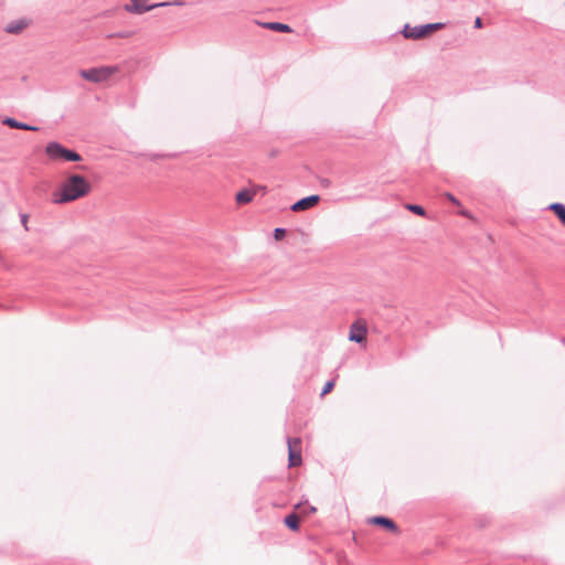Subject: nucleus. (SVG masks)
<instances>
[{"instance_id":"obj_1","label":"nucleus","mask_w":565,"mask_h":565,"mask_svg":"<svg viewBox=\"0 0 565 565\" xmlns=\"http://www.w3.org/2000/svg\"><path fill=\"white\" fill-rule=\"evenodd\" d=\"M92 191L89 181L79 174H71L53 193V202L64 204L87 196Z\"/></svg>"},{"instance_id":"obj_2","label":"nucleus","mask_w":565,"mask_h":565,"mask_svg":"<svg viewBox=\"0 0 565 565\" xmlns=\"http://www.w3.org/2000/svg\"><path fill=\"white\" fill-rule=\"evenodd\" d=\"M445 26L444 23H429L425 25L411 26L406 24L403 30L405 39L419 40L431 35L434 32L441 30Z\"/></svg>"},{"instance_id":"obj_3","label":"nucleus","mask_w":565,"mask_h":565,"mask_svg":"<svg viewBox=\"0 0 565 565\" xmlns=\"http://www.w3.org/2000/svg\"><path fill=\"white\" fill-rule=\"evenodd\" d=\"M118 72L116 66H102L89 70H82L79 75L92 83H104Z\"/></svg>"},{"instance_id":"obj_4","label":"nucleus","mask_w":565,"mask_h":565,"mask_svg":"<svg viewBox=\"0 0 565 565\" xmlns=\"http://www.w3.org/2000/svg\"><path fill=\"white\" fill-rule=\"evenodd\" d=\"M45 153L51 160L79 161L82 157L70 149H66L58 142H50L45 148Z\"/></svg>"},{"instance_id":"obj_5","label":"nucleus","mask_w":565,"mask_h":565,"mask_svg":"<svg viewBox=\"0 0 565 565\" xmlns=\"http://www.w3.org/2000/svg\"><path fill=\"white\" fill-rule=\"evenodd\" d=\"M288 461L289 467H298L301 465V439L300 438H288Z\"/></svg>"},{"instance_id":"obj_6","label":"nucleus","mask_w":565,"mask_h":565,"mask_svg":"<svg viewBox=\"0 0 565 565\" xmlns=\"http://www.w3.org/2000/svg\"><path fill=\"white\" fill-rule=\"evenodd\" d=\"M367 334V326L365 320L358 319L351 327L349 332V340L358 343L365 342Z\"/></svg>"},{"instance_id":"obj_7","label":"nucleus","mask_w":565,"mask_h":565,"mask_svg":"<svg viewBox=\"0 0 565 565\" xmlns=\"http://www.w3.org/2000/svg\"><path fill=\"white\" fill-rule=\"evenodd\" d=\"M367 523L383 527L386 532L398 535L401 533L397 524L390 518L386 516H371L367 519Z\"/></svg>"},{"instance_id":"obj_8","label":"nucleus","mask_w":565,"mask_h":565,"mask_svg":"<svg viewBox=\"0 0 565 565\" xmlns=\"http://www.w3.org/2000/svg\"><path fill=\"white\" fill-rule=\"evenodd\" d=\"M130 1H131V3L125 4V10L127 12L136 13V14H142V13L150 11L157 7L166 6V3L146 6L143 3V0H130Z\"/></svg>"},{"instance_id":"obj_9","label":"nucleus","mask_w":565,"mask_h":565,"mask_svg":"<svg viewBox=\"0 0 565 565\" xmlns=\"http://www.w3.org/2000/svg\"><path fill=\"white\" fill-rule=\"evenodd\" d=\"M320 202V196L315 194L303 198L291 205V211L300 212L315 207Z\"/></svg>"},{"instance_id":"obj_10","label":"nucleus","mask_w":565,"mask_h":565,"mask_svg":"<svg viewBox=\"0 0 565 565\" xmlns=\"http://www.w3.org/2000/svg\"><path fill=\"white\" fill-rule=\"evenodd\" d=\"M30 24H31V21L29 19L21 18V19L9 22L6 25L4 31L7 33H11V34H19V33L23 32L26 28H29Z\"/></svg>"},{"instance_id":"obj_11","label":"nucleus","mask_w":565,"mask_h":565,"mask_svg":"<svg viewBox=\"0 0 565 565\" xmlns=\"http://www.w3.org/2000/svg\"><path fill=\"white\" fill-rule=\"evenodd\" d=\"M256 192L252 190H241L235 195V201L237 204L243 205L253 201Z\"/></svg>"},{"instance_id":"obj_12","label":"nucleus","mask_w":565,"mask_h":565,"mask_svg":"<svg viewBox=\"0 0 565 565\" xmlns=\"http://www.w3.org/2000/svg\"><path fill=\"white\" fill-rule=\"evenodd\" d=\"M3 124L9 126L10 128H14V129H23V130H31V131L39 130L38 127L30 126V125H26V124H23V122H19V121H17L13 118H6L3 120Z\"/></svg>"},{"instance_id":"obj_13","label":"nucleus","mask_w":565,"mask_h":565,"mask_svg":"<svg viewBox=\"0 0 565 565\" xmlns=\"http://www.w3.org/2000/svg\"><path fill=\"white\" fill-rule=\"evenodd\" d=\"M548 209L558 217L561 223L565 226V205L562 203H552Z\"/></svg>"},{"instance_id":"obj_14","label":"nucleus","mask_w":565,"mask_h":565,"mask_svg":"<svg viewBox=\"0 0 565 565\" xmlns=\"http://www.w3.org/2000/svg\"><path fill=\"white\" fill-rule=\"evenodd\" d=\"M285 524L292 531L299 530L300 524V515L297 513H291L285 518Z\"/></svg>"},{"instance_id":"obj_15","label":"nucleus","mask_w":565,"mask_h":565,"mask_svg":"<svg viewBox=\"0 0 565 565\" xmlns=\"http://www.w3.org/2000/svg\"><path fill=\"white\" fill-rule=\"evenodd\" d=\"M266 29L277 31V32H291V28L288 24H284L280 22H267L263 24Z\"/></svg>"},{"instance_id":"obj_16","label":"nucleus","mask_w":565,"mask_h":565,"mask_svg":"<svg viewBox=\"0 0 565 565\" xmlns=\"http://www.w3.org/2000/svg\"><path fill=\"white\" fill-rule=\"evenodd\" d=\"M406 209L412 211L413 213H415L417 215H420V216L425 215V210L420 205L407 204Z\"/></svg>"},{"instance_id":"obj_17","label":"nucleus","mask_w":565,"mask_h":565,"mask_svg":"<svg viewBox=\"0 0 565 565\" xmlns=\"http://www.w3.org/2000/svg\"><path fill=\"white\" fill-rule=\"evenodd\" d=\"M334 387V381H328L324 386H323V390L321 392V396H326L327 394H329Z\"/></svg>"},{"instance_id":"obj_18","label":"nucleus","mask_w":565,"mask_h":565,"mask_svg":"<svg viewBox=\"0 0 565 565\" xmlns=\"http://www.w3.org/2000/svg\"><path fill=\"white\" fill-rule=\"evenodd\" d=\"M286 234V231L284 228H276L274 232V237L276 241H280Z\"/></svg>"},{"instance_id":"obj_19","label":"nucleus","mask_w":565,"mask_h":565,"mask_svg":"<svg viewBox=\"0 0 565 565\" xmlns=\"http://www.w3.org/2000/svg\"><path fill=\"white\" fill-rule=\"evenodd\" d=\"M445 195L451 203L460 205V202L451 193H446Z\"/></svg>"},{"instance_id":"obj_20","label":"nucleus","mask_w":565,"mask_h":565,"mask_svg":"<svg viewBox=\"0 0 565 565\" xmlns=\"http://www.w3.org/2000/svg\"><path fill=\"white\" fill-rule=\"evenodd\" d=\"M475 26H476V28H478V29H480V28L482 26V20H481V18H479V17H478V18H476V20H475Z\"/></svg>"},{"instance_id":"obj_21","label":"nucleus","mask_w":565,"mask_h":565,"mask_svg":"<svg viewBox=\"0 0 565 565\" xmlns=\"http://www.w3.org/2000/svg\"><path fill=\"white\" fill-rule=\"evenodd\" d=\"M316 511H317V509L315 507L309 508V513H315Z\"/></svg>"},{"instance_id":"obj_22","label":"nucleus","mask_w":565,"mask_h":565,"mask_svg":"<svg viewBox=\"0 0 565 565\" xmlns=\"http://www.w3.org/2000/svg\"><path fill=\"white\" fill-rule=\"evenodd\" d=\"M26 220H28L26 216H23V218H22L23 223H26Z\"/></svg>"}]
</instances>
